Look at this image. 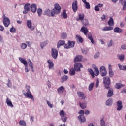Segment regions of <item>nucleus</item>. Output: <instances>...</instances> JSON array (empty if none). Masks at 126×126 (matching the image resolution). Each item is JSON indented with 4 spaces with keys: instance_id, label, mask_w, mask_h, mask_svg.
<instances>
[{
    "instance_id": "obj_1",
    "label": "nucleus",
    "mask_w": 126,
    "mask_h": 126,
    "mask_svg": "<svg viewBox=\"0 0 126 126\" xmlns=\"http://www.w3.org/2000/svg\"><path fill=\"white\" fill-rule=\"evenodd\" d=\"M62 9V7L60 6L59 4L56 3L54 5V8H53L51 11V10L48 9L45 10V14L47 15V16H52L54 17L55 14H59L61 13V10Z\"/></svg>"
},
{
    "instance_id": "obj_2",
    "label": "nucleus",
    "mask_w": 126,
    "mask_h": 126,
    "mask_svg": "<svg viewBox=\"0 0 126 126\" xmlns=\"http://www.w3.org/2000/svg\"><path fill=\"white\" fill-rule=\"evenodd\" d=\"M107 23L109 27L106 26L102 29V31H111V30H113V29H114V27L112 26H114L115 23H114V19H113L112 17L110 18Z\"/></svg>"
},
{
    "instance_id": "obj_3",
    "label": "nucleus",
    "mask_w": 126,
    "mask_h": 126,
    "mask_svg": "<svg viewBox=\"0 0 126 126\" xmlns=\"http://www.w3.org/2000/svg\"><path fill=\"white\" fill-rule=\"evenodd\" d=\"M85 17V16L84 15V14H83V13H80L79 14L78 18L76 19V20L77 21H79V20H82V22L83 25H85V26H87V25H88V20L86 19H84Z\"/></svg>"
},
{
    "instance_id": "obj_4",
    "label": "nucleus",
    "mask_w": 126,
    "mask_h": 126,
    "mask_svg": "<svg viewBox=\"0 0 126 126\" xmlns=\"http://www.w3.org/2000/svg\"><path fill=\"white\" fill-rule=\"evenodd\" d=\"M103 83L104 84L106 89H110V85H111V80L110 79V77H104Z\"/></svg>"
},
{
    "instance_id": "obj_5",
    "label": "nucleus",
    "mask_w": 126,
    "mask_h": 126,
    "mask_svg": "<svg viewBox=\"0 0 126 126\" xmlns=\"http://www.w3.org/2000/svg\"><path fill=\"white\" fill-rule=\"evenodd\" d=\"M19 60L20 61V62L21 63H22L23 64H24V65H25V70L26 72H29V69H28V66H27V65H28V63H27V61L25 60H24L23 58H21V57H19Z\"/></svg>"
},
{
    "instance_id": "obj_6",
    "label": "nucleus",
    "mask_w": 126,
    "mask_h": 126,
    "mask_svg": "<svg viewBox=\"0 0 126 126\" xmlns=\"http://www.w3.org/2000/svg\"><path fill=\"white\" fill-rule=\"evenodd\" d=\"M84 110H81L79 112V115H81L78 116V119L80 121L81 123H84L85 121H86V119H85V117L83 116L84 115Z\"/></svg>"
},
{
    "instance_id": "obj_7",
    "label": "nucleus",
    "mask_w": 126,
    "mask_h": 126,
    "mask_svg": "<svg viewBox=\"0 0 126 126\" xmlns=\"http://www.w3.org/2000/svg\"><path fill=\"white\" fill-rule=\"evenodd\" d=\"M3 23L5 27H8V26H9V24H10V21L9 20V18L5 16L4 15H3Z\"/></svg>"
},
{
    "instance_id": "obj_8",
    "label": "nucleus",
    "mask_w": 126,
    "mask_h": 126,
    "mask_svg": "<svg viewBox=\"0 0 126 126\" xmlns=\"http://www.w3.org/2000/svg\"><path fill=\"white\" fill-rule=\"evenodd\" d=\"M75 45V42L69 40L67 44L64 45V47L65 49H70V48H73Z\"/></svg>"
},
{
    "instance_id": "obj_9",
    "label": "nucleus",
    "mask_w": 126,
    "mask_h": 126,
    "mask_svg": "<svg viewBox=\"0 0 126 126\" xmlns=\"http://www.w3.org/2000/svg\"><path fill=\"white\" fill-rule=\"evenodd\" d=\"M82 67H83V66L80 63H76L74 64V69L76 71H81V69H80V68H82Z\"/></svg>"
},
{
    "instance_id": "obj_10",
    "label": "nucleus",
    "mask_w": 126,
    "mask_h": 126,
    "mask_svg": "<svg viewBox=\"0 0 126 126\" xmlns=\"http://www.w3.org/2000/svg\"><path fill=\"white\" fill-rule=\"evenodd\" d=\"M78 2H77V1L76 0L73 2L72 4V8L74 12H76V11H77V9H78Z\"/></svg>"
},
{
    "instance_id": "obj_11",
    "label": "nucleus",
    "mask_w": 126,
    "mask_h": 126,
    "mask_svg": "<svg viewBox=\"0 0 126 126\" xmlns=\"http://www.w3.org/2000/svg\"><path fill=\"white\" fill-rule=\"evenodd\" d=\"M51 54H52V57L53 58V59H57L58 58V50H57L56 49L52 48L51 51Z\"/></svg>"
},
{
    "instance_id": "obj_12",
    "label": "nucleus",
    "mask_w": 126,
    "mask_h": 126,
    "mask_svg": "<svg viewBox=\"0 0 126 126\" xmlns=\"http://www.w3.org/2000/svg\"><path fill=\"white\" fill-rule=\"evenodd\" d=\"M100 70L102 76H106L107 75V70L104 66H101L100 68Z\"/></svg>"
},
{
    "instance_id": "obj_13",
    "label": "nucleus",
    "mask_w": 126,
    "mask_h": 126,
    "mask_svg": "<svg viewBox=\"0 0 126 126\" xmlns=\"http://www.w3.org/2000/svg\"><path fill=\"white\" fill-rule=\"evenodd\" d=\"M24 95L25 96V97H26V98H30V99L34 101V97L33 96V95H32V93L31 92L25 93H24Z\"/></svg>"
},
{
    "instance_id": "obj_14",
    "label": "nucleus",
    "mask_w": 126,
    "mask_h": 126,
    "mask_svg": "<svg viewBox=\"0 0 126 126\" xmlns=\"http://www.w3.org/2000/svg\"><path fill=\"white\" fill-rule=\"evenodd\" d=\"M83 59V57L82 56L78 55L74 58V63H77V62H81Z\"/></svg>"
},
{
    "instance_id": "obj_15",
    "label": "nucleus",
    "mask_w": 126,
    "mask_h": 126,
    "mask_svg": "<svg viewBox=\"0 0 126 126\" xmlns=\"http://www.w3.org/2000/svg\"><path fill=\"white\" fill-rule=\"evenodd\" d=\"M117 110L121 111V110L123 109V102H122L121 100L118 101L117 102Z\"/></svg>"
},
{
    "instance_id": "obj_16",
    "label": "nucleus",
    "mask_w": 126,
    "mask_h": 126,
    "mask_svg": "<svg viewBox=\"0 0 126 126\" xmlns=\"http://www.w3.org/2000/svg\"><path fill=\"white\" fill-rule=\"evenodd\" d=\"M107 90L109 91L107 94V97H112L113 95H114V90L113 88H111V87H109V89H107Z\"/></svg>"
},
{
    "instance_id": "obj_17",
    "label": "nucleus",
    "mask_w": 126,
    "mask_h": 126,
    "mask_svg": "<svg viewBox=\"0 0 126 126\" xmlns=\"http://www.w3.org/2000/svg\"><path fill=\"white\" fill-rule=\"evenodd\" d=\"M27 25L28 28L31 29V30H34V29H35V27H32V22L30 20H28L27 21Z\"/></svg>"
},
{
    "instance_id": "obj_18",
    "label": "nucleus",
    "mask_w": 126,
    "mask_h": 126,
    "mask_svg": "<svg viewBox=\"0 0 126 126\" xmlns=\"http://www.w3.org/2000/svg\"><path fill=\"white\" fill-rule=\"evenodd\" d=\"M31 10L33 13L37 11V5L36 4H32L31 6Z\"/></svg>"
},
{
    "instance_id": "obj_19",
    "label": "nucleus",
    "mask_w": 126,
    "mask_h": 126,
    "mask_svg": "<svg viewBox=\"0 0 126 126\" xmlns=\"http://www.w3.org/2000/svg\"><path fill=\"white\" fill-rule=\"evenodd\" d=\"M77 95L79 98H82V100H83L86 98V96H85V94H84V93L81 92H78Z\"/></svg>"
},
{
    "instance_id": "obj_20",
    "label": "nucleus",
    "mask_w": 126,
    "mask_h": 126,
    "mask_svg": "<svg viewBox=\"0 0 126 126\" xmlns=\"http://www.w3.org/2000/svg\"><path fill=\"white\" fill-rule=\"evenodd\" d=\"M65 44V41L64 40H59V41L57 43V48L59 49L61 46H63V45H66Z\"/></svg>"
},
{
    "instance_id": "obj_21",
    "label": "nucleus",
    "mask_w": 126,
    "mask_h": 126,
    "mask_svg": "<svg viewBox=\"0 0 126 126\" xmlns=\"http://www.w3.org/2000/svg\"><path fill=\"white\" fill-rule=\"evenodd\" d=\"M81 32H83L85 36H87V33H88V29H87L85 27H82L80 30Z\"/></svg>"
},
{
    "instance_id": "obj_22",
    "label": "nucleus",
    "mask_w": 126,
    "mask_h": 126,
    "mask_svg": "<svg viewBox=\"0 0 126 126\" xmlns=\"http://www.w3.org/2000/svg\"><path fill=\"white\" fill-rule=\"evenodd\" d=\"M28 63L29 64V66L32 68V71L34 72V66H33V63H32V61L30 59L28 60Z\"/></svg>"
},
{
    "instance_id": "obj_23",
    "label": "nucleus",
    "mask_w": 126,
    "mask_h": 126,
    "mask_svg": "<svg viewBox=\"0 0 126 126\" xmlns=\"http://www.w3.org/2000/svg\"><path fill=\"white\" fill-rule=\"evenodd\" d=\"M47 63H48V67L49 69H52L53 67H54V62L51 61L50 60L47 61Z\"/></svg>"
},
{
    "instance_id": "obj_24",
    "label": "nucleus",
    "mask_w": 126,
    "mask_h": 126,
    "mask_svg": "<svg viewBox=\"0 0 126 126\" xmlns=\"http://www.w3.org/2000/svg\"><path fill=\"white\" fill-rule=\"evenodd\" d=\"M6 103H7V106L8 107H11V108H13V104H12V102H11V100L9 99V98H7L6 99Z\"/></svg>"
},
{
    "instance_id": "obj_25",
    "label": "nucleus",
    "mask_w": 126,
    "mask_h": 126,
    "mask_svg": "<svg viewBox=\"0 0 126 126\" xmlns=\"http://www.w3.org/2000/svg\"><path fill=\"white\" fill-rule=\"evenodd\" d=\"M114 32H115V33H123V30L118 27H116L114 29Z\"/></svg>"
},
{
    "instance_id": "obj_26",
    "label": "nucleus",
    "mask_w": 126,
    "mask_h": 126,
    "mask_svg": "<svg viewBox=\"0 0 126 126\" xmlns=\"http://www.w3.org/2000/svg\"><path fill=\"white\" fill-rule=\"evenodd\" d=\"M82 2L85 4V7L87 9H90V4L86 1V0H82Z\"/></svg>"
},
{
    "instance_id": "obj_27",
    "label": "nucleus",
    "mask_w": 126,
    "mask_h": 126,
    "mask_svg": "<svg viewBox=\"0 0 126 126\" xmlns=\"http://www.w3.org/2000/svg\"><path fill=\"white\" fill-rule=\"evenodd\" d=\"M65 89H64V87L63 86H61L57 89V91L58 93H63V92H64Z\"/></svg>"
},
{
    "instance_id": "obj_28",
    "label": "nucleus",
    "mask_w": 126,
    "mask_h": 126,
    "mask_svg": "<svg viewBox=\"0 0 126 126\" xmlns=\"http://www.w3.org/2000/svg\"><path fill=\"white\" fill-rule=\"evenodd\" d=\"M30 7H31L30 4L27 3L24 6V9L26 11H29L30 10Z\"/></svg>"
},
{
    "instance_id": "obj_29",
    "label": "nucleus",
    "mask_w": 126,
    "mask_h": 126,
    "mask_svg": "<svg viewBox=\"0 0 126 126\" xmlns=\"http://www.w3.org/2000/svg\"><path fill=\"white\" fill-rule=\"evenodd\" d=\"M61 15L63 17V18H64V19H66V18H67V14H66V10H63Z\"/></svg>"
},
{
    "instance_id": "obj_30",
    "label": "nucleus",
    "mask_w": 126,
    "mask_h": 126,
    "mask_svg": "<svg viewBox=\"0 0 126 126\" xmlns=\"http://www.w3.org/2000/svg\"><path fill=\"white\" fill-rule=\"evenodd\" d=\"M89 72L90 73V74H91V75H92V77H93V78H95V73H94V71H93V70H92V69L90 68L88 69Z\"/></svg>"
},
{
    "instance_id": "obj_31",
    "label": "nucleus",
    "mask_w": 126,
    "mask_h": 126,
    "mask_svg": "<svg viewBox=\"0 0 126 126\" xmlns=\"http://www.w3.org/2000/svg\"><path fill=\"white\" fill-rule=\"evenodd\" d=\"M88 38L89 40H91L92 44H94V40H93V37H92V34H91V33H89L88 34Z\"/></svg>"
},
{
    "instance_id": "obj_32",
    "label": "nucleus",
    "mask_w": 126,
    "mask_h": 126,
    "mask_svg": "<svg viewBox=\"0 0 126 126\" xmlns=\"http://www.w3.org/2000/svg\"><path fill=\"white\" fill-rule=\"evenodd\" d=\"M112 104H113V99L112 98H110L106 102L107 106H112Z\"/></svg>"
},
{
    "instance_id": "obj_33",
    "label": "nucleus",
    "mask_w": 126,
    "mask_h": 126,
    "mask_svg": "<svg viewBox=\"0 0 126 126\" xmlns=\"http://www.w3.org/2000/svg\"><path fill=\"white\" fill-rule=\"evenodd\" d=\"M117 58H118L119 60L121 61V62L124 61V60H125V56L124 55H117Z\"/></svg>"
},
{
    "instance_id": "obj_34",
    "label": "nucleus",
    "mask_w": 126,
    "mask_h": 126,
    "mask_svg": "<svg viewBox=\"0 0 126 126\" xmlns=\"http://www.w3.org/2000/svg\"><path fill=\"white\" fill-rule=\"evenodd\" d=\"M67 79H68V76L64 75L61 78V80H62L61 82L63 83L64 82V81H66Z\"/></svg>"
},
{
    "instance_id": "obj_35",
    "label": "nucleus",
    "mask_w": 126,
    "mask_h": 126,
    "mask_svg": "<svg viewBox=\"0 0 126 126\" xmlns=\"http://www.w3.org/2000/svg\"><path fill=\"white\" fill-rule=\"evenodd\" d=\"M79 105L81 109H85L86 108V103L79 102Z\"/></svg>"
},
{
    "instance_id": "obj_36",
    "label": "nucleus",
    "mask_w": 126,
    "mask_h": 126,
    "mask_svg": "<svg viewBox=\"0 0 126 126\" xmlns=\"http://www.w3.org/2000/svg\"><path fill=\"white\" fill-rule=\"evenodd\" d=\"M69 74L72 76L75 75V70L73 68L70 69Z\"/></svg>"
},
{
    "instance_id": "obj_37",
    "label": "nucleus",
    "mask_w": 126,
    "mask_h": 126,
    "mask_svg": "<svg viewBox=\"0 0 126 126\" xmlns=\"http://www.w3.org/2000/svg\"><path fill=\"white\" fill-rule=\"evenodd\" d=\"M76 39L80 42V43H83V39L81 36L76 35Z\"/></svg>"
},
{
    "instance_id": "obj_38",
    "label": "nucleus",
    "mask_w": 126,
    "mask_h": 126,
    "mask_svg": "<svg viewBox=\"0 0 126 126\" xmlns=\"http://www.w3.org/2000/svg\"><path fill=\"white\" fill-rule=\"evenodd\" d=\"M94 68L95 71V76H98V75H99V74L100 73V71H99L98 67L95 66V67H94Z\"/></svg>"
},
{
    "instance_id": "obj_39",
    "label": "nucleus",
    "mask_w": 126,
    "mask_h": 126,
    "mask_svg": "<svg viewBox=\"0 0 126 126\" xmlns=\"http://www.w3.org/2000/svg\"><path fill=\"white\" fill-rule=\"evenodd\" d=\"M66 37H67V34H66V33L63 32L61 34V39L64 40V39H66Z\"/></svg>"
},
{
    "instance_id": "obj_40",
    "label": "nucleus",
    "mask_w": 126,
    "mask_h": 126,
    "mask_svg": "<svg viewBox=\"0 0 126 126\" xmlns=\"http://www.w3.org/2000/svg\"><path fill=\"white\" fill-rule=\"evenodd\" d=\"M20 126H26V122L24 120H20L19 122Z\"/></svg>"
},
{
    "instance_id": "obj_41",
    "label": "nucleus",
    "mask_w": 126,
    "mask_h": 126,
    "mask_svg": "<svg viewBox=\"0 0 126 126\" xmlns=\"http://www.w3.org/2000/svg\"><path fill=\"white\" fill-rule=\"evenodd\" d=\"M122 86H124V85L117 83L116 84L115 88L117 89H120V88H121V87H122Z\"/></svg>"
},
{
    "instance_id": "obj_42",
    "label": "nucleus",
    "mask_w": 126,
    "mask_h": 126,
    "mask_svg": "<svg viewBox=\"0 0 126 126\" xmlns=\"http://www.w3.org/2000/svg\"><path fill=\"white\" fill-rule=\"evenodd\" d=\"M118 66L121 70H126V65L122 66L120 64H118Z\"/></svg>"
},
{
    "instance_id": "obj_43",
    "label": "nucleus",
    "mask_w": 126,
    "mask_h": 126,
    "mask_svg": "<svg viewBox=\"0 0 126 126\" xmlns=\"http://www.w3.org/2000/svg\"><path fill=\"white\" fill-rule=\"evenodd\" d=\"M93 87H94V83H91L89 86V91H91L93 89Z\"/></svg>"
},
{
    "instance_id": "obj_44",
    "label": "nucleus",
    "mask_w": 126,
    "mask_h": 126,
    "mask_svg": "<svg viewBox=\"0 0 126 126\" xmlns=\"http://www.w3.org/2000/svg\"><path fill=\"white\" fill-rule=\"evenodd\" d=\"M60 116L62 117H63L64 116H66V114L64 112V111L61 110L60 112Z\"/></svg>"
},
{
    "instance_id": "obj_45",
    "label": "nucleus",
    "mask_w": 126,
    "mask_h": 126,
    "mask_svg": "<svg viewBox=\"0 0 126 126\" xmlns=\"http://www.w3.org/2000/svg\"><path fill=\"white\" fill-rule=\"evenodd\" d=\"M42 12H43V10L41 8H38L37 9V13L38 16H41L42 15Z\"/></svg>"
},
{
    "instance_id": "obj_46",
    "label": "nucleus",
    "mask_w": 126,
    "mask_h": 126,
    "mask_svg": "<svg viewBox=\"0 0 126 126\" xmlns=\"http://www.w3.org/2000/svg\"><path fill=\"white\" fill-rule=\"evenodd\" d=\"M61 120L63 121V122H64V123H65V122H66V120H67V117H66V115L62 116Z\"/></svg>"
},
{
    "instance_id": "obj_47",
    "label": "nucleus",
    "mask_w": 126,
    "mask_h": 126,
    "mask_svg": "<svg viewBox=\"0 0 126 126\" xmlns=\"http://www.w3.org/2000/svg\"><path fill=\"white\" fill-rule=\"evenodd\" d=\"M21 48L23 49V50H25L26 48H27V45L25 43H22L21 44Z\"/></svg>"
},
{
    "instance_id": "obj_48",
    "label": "nucleus",
    "mask_w": 126,
    "mask_h": 126,
    "mask_svg": "<svg viewBox=\"0 0 126 126\" xmlns=\"http://www.w3.org/2000/svg\"><path fill=\"white\" fill-rule=\"evenodd\" d=\"M100 125L101 126H106L105 124V121H104V118L100 120Z\"/></svg>"
},
{
    "instance_id": "obj_49",
    "label": "nucleus",
    "mask_w": 126,
    "mask_h": 126,
    "mask_svg": "<svg viewBox=\"0 0 126 126\" xmlns=\"http://www.w3.org/2000/svg\"><path fill=\"white\" fill-rule=\"evenodd\" d=\"M46 102L47 103L48 106H49L50 108H53V107H54V105H53V104H51L50 101L47 100Z\"/></svg>"
},
{
    "instance_id": "obj_50",
    "label": "nucleus",
    "mask_w": 126,
    "mask_h": 126,
    "mask_svg": "<svg viewBox=\"0 0 126 126\" xmlns=\"http://www.w3.org/2000/svg\"><path fill=\"white\" fill-rule=\"evenodd\" d=\"M10 32H11V33H13V32H16V29L12 27L10 29Z\"/></svg>"
},
{
    "instance_id": "obj_51",
    "label": "nucleus",
    "mask_w": 126,
    "mask_h": 126,
    "mask_svg": "<svg viewBox=\"0 0 126 126\" xmlns=\"http://www.w3.org/2000/svg\"><path fill=\"white\" fill-rule=\"evenodd\" d=\"M109 73L110 77H113L114 76V72H113L112 70L109 71Z\"/></svg>"
},
{
    "instance_id": "obj_52",
    "label": "nucleus",
    "mask_w": 126,
    "mask_h": 126,
    "mask_svg": "<svg viewBox=\"0 0 126 126\" xmlns=\"http://www.w3.org/2000/svg\"><path fill=\"white\" fill-rule=\"evenodd\" d=\"M82 53L83 54H85V55H86L87 53H88V50L83 49H82Z\"/></svg>"
},
{
    "instance_id": "obj_53",
    "label": "nucleus",
    "mask_w": 126,
    "mask_h": 126,
    "mask_svg": "<svg viewBox=\"0 0 126 126\" xmlns=\"http://www.w3.org/2000/svg\"><path fill=\"white\" fill-rule=\"evenodd\" d=\"M122 10H126V1L123 3Z\"/></svg>"
},
{
    "instance_id": "obj_54",
    "label": "nucleus",
    "mask_w": 126,
    "mask_h": 126,
    "mask_svg": "<svg viewBox=\"0 0 126 126\" xmlns=\"http://www.w3.org/2000/svg\"><path fill=\"white\" fill-rule=\"evenodd\" d=\"M113 46V40H111L110 42L108 43V47H112Z\"/></svg>"
},
{
    "instance_id": "obj_55",
    "label": "nucleus",
    "mask_w": 126,
    "mask_h": 126,
    "mask_svg": "<svg viewBox=\"0 0 126 126\" xmlns=\"http://www.w3.org/2000/svg\"><path fill=\"white\" fill-rule=\"evenodd\" d=\"M126 1V0H119V3H121L122 5L124 4V3Z\"/></svg>"
},
{
    "instance_id": "obj_56",
    "label": "nucleus",
    "mask_w": 126,
    "mask_h": 126,
    "mask_svg": "<svg viewBox=\"0 0 126 126\" xmlns=\"http://www.w3.org/2000/svg\"><path fill=\"white\" fill-rule=\"evenodd\" d=\"M99 55H100V53L99 52L96 53L94 55V58L95 59H98V58H99Z\"/></svg>"
},
{
    "instance_id": "obj_57",
    "label": "nucleus",
    "mask_w": 126,
    "mask_h": 126,
    "mask_svg": "<svg viewBox=\"0 0 126 126\" xmlns=\"http://www.w3.org/2000/svg\"><path fill=\"white\" fill-rule=\"evenodd\" d=\"M94 9L95 11H100V8H99V7L98 6H95Z\"/></svg>"
},
{
    "instance_id": "obj_58",
    "label": "nucleus",
    "mask_w": 126,
    "mask_h": 126,
    "mask_svg": "<svg viewBox=\"0 0 126 126\" xmlns=\"http://www.w3.org/2000/svg\"><path fill=\"white\" fill-rule=\"evenodd\" d=\"M4 30V27L1 25H0V31H3Z\"/></svg>"
},
{
    "instance_id": "obj_59",
    "label": "nucleus",
    "mask_w": 126,
    "mask_h": 126,
    "mask_svg": "<svg viewBox=\"0 0 126 126\" xmlns=\"http://www.w3.org/2000/svg\"><path fill=\"white\" fill-rule=\"evenodd\" d=\"M121 48L123 49V50H126V45H122L121 46Z\"/></svg>"
},
{
    "instance_id": "obj_60",
    "label": "nucleus",
    "mask_w": 126,
    "mask_h": 126,
    "mask_svg": "<svg viewBox=\"0 0 126 126\" xmlns=\"http://www.w3.org/2000/svg\"><path fill=\"white\" fill-rule=\"evenodd\" d=\"M90 113V111H89V110H86L85 111V115H89V114Z\"/></svg>"
},
{
    "instance_id": "obj_61",
    "label": "nucleus",
    "mask_w": 126,
    "mask_h": 126,
    "mask_svg": "<svg viewBox=\"0 0 126 126\" xmlns=\"http://www.w3.org/2000/svg\"><path fill=\"white\" fill-rule=\"evenodd\" d=\"M99 86V80H97L95 87L97 88Z\"/></svg>"
},
{
    "instance_id": "obj_62",
    "label": "nucleus",
    "mask_w": 126,
    "mask_h": 126,
    "mask_svg": "<svg viewBox=\"0 0 126 126\" xmlns=\"http://www.w3.org/2000/svg\"><path fill=\"white\" fill-rule=\"evenodd\" d=\"M27 44L28 46V47H31V46H32V43H31V42H29L28 41H27Z\"/></svg>"
},
{
    "instance_id": "obj_63",
    "label": "nucleus",
    "mask_w": 126,
    "mask_h": 126,
    "mask_svg": "<svg viewBox=\"0 0 126 126\" xmlns=\"http://www.w3.org/2000/svg\"><path fill=\"white\" fill-rule=\"evenodd\" d=\"M46 45L45 44V43L43 42L42 43H41L40 46L42 49H43V48H44V47H45Z\"/></svg>"
},
{
    "instance_id": "obj_64",
    "label": "nucleus",
    "mask_w": 126,
    "mask_h": 126,
    "mask_svg": "<svg viewBox=\"0 0 126 126\" xmlns=\"http://www.w3.org/2000/svg\"><path fill=\"white\" fill-rule=\"evenodd\" d=\"M120 26L121 27H124V26H125V23L124 22H121L120 23Z\"/></svg>"
}]
</instances>
